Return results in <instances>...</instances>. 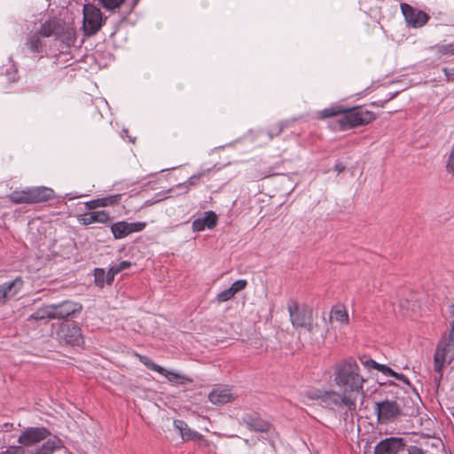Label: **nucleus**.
Returning <instances> with one entry per match:
<instances>
[{"mask_svg":"<svg viewBox=\"0 0 454 454\" xmlns=\"http://www.w3.org/2000/svg\"><path fill=\"white\" fill-rule=\"evenodd\" d=\"M333 377L338 391L309 389L303 394L302 402L308 403V401L317 400L324 407L343 411L345 419L353 417L358 398L364 396V383L366 380L359 364L351 356L341 359L334 364Z\"/></svg>","mask_w":454,"mask_h":454,"instance_id":"1","label":"nucleus"},{"mask_svg":"<svg viewBox=\"0 0 454 454\" xmlns=\"http://www.w3.org/2000/svg\"><path fill=\"white\" fill-rule=\"evenodd\" d=\"M374 411L379 423H392L403 414V400L398 396L386 397L375 403Z\"/></svg>","mask_w":454,"mask_h":454,"instance_id":"2","label":"nucleus"},{"mask_svg":"<svg viewBox=\"0 0 454 454\" xmlns=\"http://www.w3.org/2000/svg\"><path fill=\"white\" fill-rule=\"evenodd\" d=\"M279 442L278 433L268 420L257 418V450L264 454H273Z\"/></svg>","mask_w":454,"mask_h":454,"instance_id":"3","label":"nucleus"},{"mask_svg":"<svg viewBox=\"0 0 454 454\" xmlns=\"http://www.w3.org/2000/svg\"><path fill=\"white\" fill-rule=\"evenodd\" d=\"M341 114L342 116L338 121L340 130L366 125L376 119V115L372 112L364 109L362 106L345 108Z\"/></svg>","mask_w":454,"mask_h":454,"instance_id":"4","label":"nucleus"},{"mask_svg":"<svg viewBox=\"0 0 454 454\" xmlns=\"http://www.w3.org/2000/svg\"><path fill=\"white\" fill-rule=\"evenodd\" d=\"M287 310L290 321L294 328H305L312 332V309L306 306H301L295 300L290 299L287 301Z\"/></svg>","mask_w":454,"mask_h":454,"instance_id":"5","label":"nucleus"},{"mask_svg":"<svg viewBox=\"0 0 454 454\" xmlns=\"http://www.w3.org/2000/svg\"><path fill=\"white\" fill-rule=\"evenodd\" d=\"M82 19V30L85 35H95L105 23L102 12L93 4H84Z\"/></svg>","mask_w":454,"mask_h":454,"instance_id":"6","label":"nucleus"},{"mask_svg":"<svg viewBox=\"0 0 454 454\" xmlns=\"http://www.w3.org/2000/svg\"><path fill=\"white\" fill-rule=\"evenodd\" d=\"M56 335L61 345L80 347L83 343L82 330L77 325L62 324L56 332Z\"/></svg>","mask_w":454,"mask_h":454,"instance_id":"7","label":"nucleus"},{"mask_svg":"<svg viewBox=\"0 0 454 454\" xmlns=\"http://www.w3.org/2000/svg\"><path fill=\"white\" fill-rule=\"evenodd\" d=\"M51 306L54 315L53 318L57 320H72L77 317L82 310V305L72 300L52 303Z\"/></svg>","mask_w":454,"mask_h":454,"instance_id":"8","label":"nucleus"},{"mask_svg":"<svg viewBox=\"0 0 454 454\" xmlns=\"http://www.w3.org/2000/svg\"><path fill=\"white\" fill-rule=\"evenodd\" d=\"M451 362L454 360V339L449 335L448 339L441 340L434 355V370L440 372L443 366L446 358Z\"/></svg>","mask_w":454,"mask_h":454,"instance_id":"9","label":"nucleus"},{"mask_svg":"<svg viewBox=\"0 0 454 454\" xmlns=\"http://www.w3.org/2000/svg\"><path fill=\"white\" fill-rule=\"evenodd\" d=\"M51 435V432L43 427H30L23 430L19 436L18 442L22 446H33Z\"/></svg>","mask_w":454,"mask_h":454,"instance_id":"10","label":"nucleus"},{"mask_svg":"<svg viewBox=\"0 0 454 454\" xmlns=\"http://www.w3.org/2000/svg\"><path fill=\"white\" fill-rule=\"evenodd\" d=\"M401 11L408 26L414 28L423 27L430 19L427 13L406 3L401 4Z\"/></svg>","mask_w":454,"mask_h":454,"instance_id":"11","label":"nucleus"},{"mask_svg":"<svg viewBox=\"0 0 454 454\" xmlns=\"http://www.w3.org/2000/svg\"><path fill=\"white\" fill-rule=\"evenodd\" d=\"M406 442L401 437H388L380 441L375 448L373 454H398L404 450Z\"/></svg>","mask_w":454,"mask_h":454,"instance_id":"12","label":"nucleus"},{"mask_svg":"<svg viewBox=\"0 0 454 454\" xmlns=\"http://www.w3.org/2000/svg\"><path fill=\"white\" fill-rule=\"evenodd\" d=\"M145 226V222L128 223L120 221L111 225V231L115 239H121L131 233L142 231Z\"/></svg>","mask_w":454,"mask_h":454,"instance_id":"13","label":"nucleus"},{"mask_svg":"<svg viewBox=\"0 0 454 454\" xmlns=\"http://www.w3.org/2000/svg\"><path fill=\"white\" fill-rule=\"evenodd\" d=\"M24 281L21 277L4 282L0 285V304H5L9 300L16 296L23 288Z\"/></svg>","mask_w":454,"mask_h":454,"instance_id":"14","label":"nucleus"},{"mask_svg":"<svg viewBox=\"0 0 454 454\" xmlns=\"http://www.w3.org/2000/svg\"><path fill=\"white\" fill-rule=\"evenodd\" d=\"M174 427L184 441H194L199 445H207V441L199 432L189 427L186 422L181 419L174 420Z\"/></svg>","mask_w":454,"mask_h":454,"instance_id":"15","label":"nucleus"},{"mask_svg":"<svg viewBox=\"0 0 454 454\" xmlns=\"http://www.w3.org/2000/svg\"><path fill=\"white\" fill-rule=\"evenodd\" d=\"M217 223V215L213 211H207L202 217L197 218L192 222V228L193 231H201L207 229H213Z\"/></svg>","mask_w":454,"mask_h":454,"instance_id":"16","label":"nucleus"},{"mask_svg":"<svg viewBox=\"0 0 454 454\" xmlns=\"http://www.w3.org/2000/svg\"><path fill=\"white\" fill-rule=\"evenodd\" d=\"M233 394L228 387H215L208 394L209 401L215 405H223L231 402Z\"/></svg>","mask_w":454,"mask_h":454,"instance_id":"17","label":"nucleus"},{"mask_svg":"<svg viewBox=\"0 0 454 454\" xmlns=\"http://www.w3.org/2000/svg\"><path fill=\"white\" fill-rule=\"evenodd\" d=\"M79 221L83 225H89L94 223H106L110 221V215L106 210L93 211L82 215Z\"/></svg>","mask_w":454,"mask_h":454,"instance_id":"18","label":"nucleus"},{"mask_svg":"<svg viewBox=\"0 0 454 454\" xmlns=\"http://www.w3.org/2000/svg\"><path fill=\"white\" fill-rule=\"evenodd\" d=\"M121 194H115V195L108 196V197L92 200L87 201L85 203V207L88 210H92L97 207H108V206L116 205L121 201Z\"/></svg>","mask_w":454,"mask_h":454,"instance_id":"19","label":"nucleus"},{"mask_svg":"<svg viewBox=\"0 0 454 454\" xmlns=\"http://www.w3.org/2000/svg\"><path fill=\"white\" fill-rule=\"evenodd\" d=\"M31 203H38L49 200L54 197L52 189L41 186L29 189Z\"/></svg>","mask_w":454,"mask_h":454,"instance_id":"20","label":"nucleus"},{"mask_svg":"<svg viewBox=\"0 0 454 454\" xmlns=\"http://www.w3.org/2000/svg\"><path fill=\"white\" fill-rule=\"evenodd\" d=\"M62 447L59 438L53 436L47 438L39 448L36 449L35 454H52Z\"/></svg>","mask_w":454,"mask_h":454,"instance_id":"21","label":"nucleus"},{"mask_svg":"<svg viewBox=\"0 0 454 454\" xmlns=\"http://www.w3.org/2000/svg\"><path fill=\"white\" fill-rule=\"evenodd\" d=\"M54 315L52 313V306L51 304L41 307L37 309L34 313H32L28 317L27 321H41L47 319H54Z\"/></svg>","mask_w":454,"mask_h":454,"instance_id":"22","label":"nucleus"},{"mask_svg":"<svg viewBox=\"0 0 454 454\" xmlns=\"http://www.w3.org/2000/svg\"><path fill=\"white\" fill-rule=\"evenodd\" d=\"M60 32V25L55 20H47L42 24L38 34L43 37L57 35Z\"/></svg>","mask_w":454,"mask_h":454,"instance_id":"23","label":"nucleus"},{"mask_svg":"<svg viewBox=\"0 0 454 454\" xmlns=\"http://www.w3.org/2000/svg\"><path fill=\"white\" fill-rule=\"evenodd\" d=\"M209 172V169L200 171L192 176L186 182L178 184L175 186L176 189H184L183 193H187L192 186L198 184L199 181Z\"/></svg>","mask_w":454,"mask_h":454,"instance_id":"24","label":"nucleus"},{"mask_svg":"<svg viewBox=\"0 0 454 454\" xmlns=\"http://www.w3.org/2000/svg\"><path fill=\"white\" fill-rule=\"evenodd\" d=\"M40 35L38 33L27 35L26 40V46L31 52H42L44 45L43 44Z\"/></svg>","mask_w":454,"mask_h":454,"instance_id":"25","label":"nucleus"},{"mask_svg":"<svg viewBox=\"0 0 454 454\" xmlns=\"http://www.w3.org/2000/svg\"><path fill=\"white\" fill-rule=\"evenodd\" d=\"M29 189L15 191L10 194V200L15 204L31 203Z\"/></svg>","mask_w":454,"mask_h":454,"instance_id":"26","label":"nucleus"},{"mask_svg":"<svg viewBox=\"0 0 454 454\" xmlns=\"http://www.w3.org/2000/svg\"><path fill=\"white\" fill-rule=\"evenodd\" d=\"M287 121H280L279 123L272 126L269 130H261L259 136L267 135L269 139L271 140L274 137L278 136L283 129L286 127Z\"/></svg>","mask_w":454,"mask_h":454,"instance_id":"27","label":"nucleus"},{"mask_svg":"<svg viewBox=\"0 0 454 454\" xmlns=\"http://www.w3.org/2000/svg\"><path fill=\"white\" fill-rule=\"evenodd\" d=\"M166 376L168 381L175 383V384H185L186 382H191L192 380L188 379L187 377L181 375L175 372H170L166 370L165 373L163 374Z\"/></svg>","mask_w":454,"mask_h":454,"instance_id":"28","label":"nucleus"},{"mask_svg":"<svg viewBox=\"0 0 454 454\" xmlns=\"http://www.w3.org/2000/svg\"><path fill=\"white\" fill-rule=\"evenodd\" d=\"M140 358V361L144 364V365L148 368L149 370L151 371H153V372H159L160 374H164L165 372H166V369L163 368L162 366L155 364L152 359H150L149 357L147 356H139Z\"/></svg>","mask_w":454,"mask_h":454,"instance_id":"29","label":"nucleus"},{"mask_svg":"<svg viewBox=\"0 0 454 454\" xmlns=\"http://www.w3.org/2000/svg\"><path fill=\"white\" fill-rule=\"evenodd\" d=\"M140 358V361L144 364V365L148 368L149 370L151 371H153V372H159L160 374H164L165 372H166V369L163 368L162 366L155 364L152 359H150L149 357L147 356H139Z\"/></svg>","mask_w":454,"mask_h":454,"instance_id":"30","label":"nucleus"},{"mask_svg":"<svg viewBox=\"0 0 454 454\" xmlns=\"http://www.w3.org/2000/svg\"><path fill=\"white\" fill-rule=\"evenodd\" d=\"M344 111H345V108L342 106H331L328 108H325L323 111H321L320 115H321V118L326 119V118H330V117L338 115Z\"/></svg>","mask_w":454,"mask_h":454,"instance_id":"31","label":"nucleus"},{"mask_svg":"<svg viewBox=\"0 0 454 454\" xmlns=\"http://www.w3.org/2000/svg\"><path fill=\"white\" fill-rule=\"evenodd\" d=\"M95 284L99 287H103L106 283V271L104 269L96 268L94 270Z\"/></svg>","mask_w":454,"mask_h":454,"instance_id":"32","label":"nucleus"},{"mask_svg":"<svg viewBox=\"0 0 454 454\" xmlns=\"http://www.w3.org/2000/svg\"><path fill=\"white\" fill-rule=\"evenodd\" d=\"M102 6L109 11H114L118 9L124 0H99Z\"/></svg>","mask_w":454,"mask_h":454,"instance_id":"33","label":"nucleus"},{"mask_svg":"<svg viewBox=\"0 0 454 454\" xmlns=\"http://www.w3.org/2000/svg\"><path fill=\"white\" fill-rule=\"evenodd\" d=\"M131 262L129 261H121L119 263H115L110 266V270L117 275L118 273L121 272L124 270H127L130 267Z\"/></svg>","mask_w":454,"mask_h":454,"instance_id":"34","label":"nucleus"},{"mask_svg":"<svg viewBox=\"0 0 454 454\" xmlns=\"http://www.w3.org/2000/svg\"><path fill=\"white\" fill-rule=\"evenodd\" d=\"M175 186L167 190V191H164V192H157L154 194L153 200V202H160V201H162L164 200L165 199L167 198H169L172 196V192H174L175 190Z\"/></svg>","mask_w":454,"mask_h":454,"instance_id":"35","label":"nucleus"},{"mask_svg":"<svg viewBox=\"0 0 454 454\" xmlns=\"http://www.w3.org/2000/svg\"><path fill=\"white\" fill-rule=\"evenodd\" d=\"M235 295L234 292L231 289V287L220 292L216 299L219 302L227 301L231 299Z\"/></svg>","mask_w":454,"mask_h":454,"instance_id":"36","label":"nucleus"},{"mask_svg":"<svg viewBox=\"0 0 454 454\" xmlns=\"http://www.w3.org/2000/svg\"><path fill=\"white\" fill-rule=\"evenodd\" d=\"M439 53L443 55H454V43L436 46Z\"/></svg>","mask_w":454,"mask_h":454,"instance_id":"37","label":"nucleus"},{"mask_svg":"<svg viewBox=\"0 0 454 454\" xmlns=\"http://www.w3.org/2000/svg\"><path fill=\"white\" fill-rule=\"evenodd\" d=\"M332 318L339 322H344L348 320V314L345 310L335 309L332 311Z\"/></svg>","mask_w":454,"mask_h":454,"instance_id":"38","label":"nucleus"},{"mask_svg":"<svg viewBox=\"0 0 454 454\" xmlns=\"http://www.w3.org/2000/svg\"><path fill=\"white\" fill-rule=\"evenodd\" d=\"M247 286V281L244 279H239L235 281L230 287L236 294L238 292L243 290Z\"/></svg>","mask_w":454,"mask_h":454,"instance_id":"39","label":"nucleus"},{"mask_svg":"<svg viewBox=\"0 0 454 454\" xmlns=\"http://www.w3.org/2000/svg\"><path fill=\"white\" fill-rule=\"evenodd\" d=\"M378 371L380 372L385 376H391L394 375V371L386 364H380L379 365Z\"/></svg>","mask_w":454,"mask_h":454,"instance_id":"40","label":"nucleus"},{"mask_svg":"<svg viewBox=\"0 0 454 454\" xmlns=\"http://www.w3.org/2000/svg\"><path fill=\"white\" fill-rule=\"evenodd\" d=\"M442 72L448 82H454V68L443 67Z\"/></svg>","mask_w":454,"mask_h":454,"instance_id":"41","label":"nucleus"},{"mask_svg":"<svg viewBox=\"0 0 454 454\" xmlns=\"http://www.w3.org/2000/svg\"><path fill=\"white\" fill-rule=\"evenodd\" d=\"M24 450L21 446H11L7 449L6 454H23Z\"/></svg>","mask_w":454,"mask_h":454,"instance_id":"42","label":"nucleus"},{"mask_svg":"<svg viewBox=\"0 0 454 454\" xmlns=\"http://www.w3.org/2000/svg\"><path fill=\"white\" fill-rule=\"evenodd\" d=\"M392 377H394L395 380L403 381L404 384H406L408 386L411 385L407 377L405 375H403V373H398L394 371V375H392Z\"/></svg>","mask_w":454,"mask_h":454,"instance_id":"43","label":"nucleus"},{"mask_svg":"<svg viewBox=\"0 0 454 454\" xmlns=\"http://www.w3.org/2000/svg\"><path fill=\"white\" fill-rule=\"evenodd\" d=\"M407 450L408 454H425L421 448L415 445L410 446Z\"/></svg>","mask_w":454,"mask_h":454,"instance_id":"44","label":"nucleus"},{"mask_svg":"<svg viewBox=\"0 0 454 454\" xmlns=\"http://www.w3.org/2000/svg\"><path fill=\"white\" fill-rule=\"evenodd\" d=\"M364 364L366 367H370V368H373V369L378 370L379 365H380L381 364L377 363L373 359H367L366 361L364 362Z\"/></svg>","mask_w":454,"mask_h":454,"instance_id":"45","label":"nucleus"},{"mask_svg":"<svg viewBox=\"0 0 454 454\" xmlns=\"http://www.w3.org/2000/svg\"><path fill=\"white\" fill-rule=\"evenodd\" d=\"M396 93H393L389 98H387V99L381 101H375V102H372V106H380V107H383L385 103L388 102L389 100H391L392 98H395Z\"/></svg>","mask_w":454,"mask_h":454,"instance_id":"46","label":"nucleus"},{"mask_svg":"<svg viewBox=\"0 0 454 454\" xmlns=\"http://www.w3.org/2000/svg\"><path fill=\"white\" fill-rule=\"evenodd\" d=\"M115 276L116 275L110 269H108L107 273H106V284L111 285L114 279Z\"/></svg>","mask_w":454,"mask_h":454,"instance_id":"47","label":"nucleus"},{"mask_svg":"<svg viewBox=\"0 0 454 454\" xmlns=\"http://www.w3.org/2000/svg\"><path fill=\"white\" fill-rule=\"evenodd\" d=\"M436 372L438 373V375H435L434 377V381L436 384V386L438 387L440 385L441 380L442 378V369L440 372Z\"/></svg>","mask_w":454,"mask_h":454,"instance_id":"48","label":"nucleus"},{"mask_svg":"<svg viewBox=\"0 0 454 454\" xmlns=\"http://www.w3.org/2000/svg\"><path fill=\"white\" fill-rule=\"evenodd\" d=\"M345 166L341 163V162H336L335 166H334V169L338 172V173H341L345 170Z\"/></svg>","mask_w":454,"mask_h":454,"instance_id":"49","label":"nucleus"},{"mask_svg":"<svg viewBox=\"0 0 454 454\" xmlns=\"http://www.w3.org/2000/svg\"><path fill=\"white\" fill-rule=\"evenodd\" d=\"M450 336L454 339V319H453V322H452V325H451V331L450 333Z\"/></svg>","mask_w":454,"mask_h":454,"instance_id":"50","label":"nucleus"},{"mask_svg":"<svg viewBox=\"0 0 454 454\" xmlns=\"http://www.w3.org/2000/svg\"><path fill=\"white\" fill-rule=\"evenodd\" d=\"M154 203H155V202H153V200L152 199V200H146L145 204L146 206H151V205H153V204H154Z\"/></svg>","mask_w":454,"mask_h":454,"instance_id":"51","label":"nucleus"},{"mask_svg":"<svg viewBox=\"0 0 454 454\" xmlns=\"http://www.w3.org/2000/svg\"><path fill=\"white\" fill-rule=\"evenodd\" d=\"M138 1L139 0H133L132 8H134L137 4Z\"/></svg>","mask_w":454,"mask_h":454,"instance_id":"52","label":"nucleus"},{"mask_svg":"<svg viewBox=\"0 0 454 454\" xmlns=\"http://www.w3.org/2000/svg\"><path fill=\"white\" fill-rule=\"evenodd\" d=\"M248 427L253 429L254 428V424L253 423H247Z\"/></svg>","mask_w":454,"mask_h":454,"instance_id":"53","label":"nucleus"},{"mask_svg":"<svg viewBox=\"0 0 454 454\" xmlns=\"http://www.w3.org/2000/svg\"><path fill=\"white\" fill-rule=\"evenodd\" d=\"M450 308H451V312H454V304L450 305Z\"/></svg>","mask_w":454,"mask_h":454,"instance_id":"54","label":"nucleus"}]
</instances>
